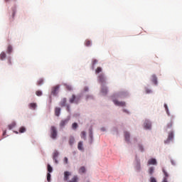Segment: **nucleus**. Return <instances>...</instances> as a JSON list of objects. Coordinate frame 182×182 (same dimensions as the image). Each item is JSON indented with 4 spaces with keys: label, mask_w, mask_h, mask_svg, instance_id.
<instances>
[{
    "label": "nucleus",
    "mask_w": 182,
    "mask_h": 182,
    "mask_svg": "<svg viewBox=\"0 0 182 182\" xmlns=\"http://www.w3.org/2000/svg\"><path fill=\"white\" fill-rule=\"evenodd\" d=\"M58 156H59V152H58V151H54L53 159L55 161V163H58V160L56 159H58Z\"/></svg>",
    "instance_id": "nucleus-13"
},
{
    "label": "nucleus",
    "mask_w": 182,
    "mask_h": 182,
    "mask_svg": "<svg viewBox=\"0 0 182 182\" xmlns=\"http://www.w3.org/2000/svg\"><path fill=\"white\" fill-rule=\"evenodd\" d=\"M162 171H163V173H164V174L165 176L164 177V179H163L162 182H168L167 181V178H168V173H167V171H166V169H164V168H162Z\"/></svg>",
    "instance_id": "nucleus-9"
},
{
    "label": "nucleus",
    "mask_w": 182,
    "mask_h": 182,
    "mask_svg": "<svg viewBox=\"0 0 182 182\" xmlns=\"http://www.w3.org/2000/svg\"><path fill=\"white\" fill-rule=\"evenodd\" d=\"M72 173L69 171L64 172V181L68 182H77L79 181V178L77 176H74L71 180L69 181V176H71Z\"/></svg>",
    "instance_id": "nucleus-1"
},
{
    "label": "nucleus",
    "mask_w": 182,
    "mask_h": 182,
    "mask_svg": "<svg viewBox=\"0 0 182 182\" xmlns=\"http://www.w3.org/2000/svg\"><path fill=\"white\" fill-rule=\"evenodd\" d=\"M12 50H13L12 46H9L7 48V53L9 54L12 53Z\"/></svg>",
    "instance_id": "nucleus-28"
},
{
    "label": "nucleus",
    "mask_w": 182,
    "mask_h": 182,
    "mask_svg": "<svg viewBox=\"0 0 182 182\" xmlns=\"http://www.w3.org/2000/svg\"><path fill=\"white\" fill-rule=\"evenodd\" d=\"M77 149H78V150H83V142L82 141H80L78 143Z\"/></svg>",
    "instance_id": "nucleus-22"
},
{
    "label": "nucleus",
    "mask_w": 182,
    "mask_h": 182,
    "mask_svg": "<svg viewBox=\"0 0 182 182\" xmlns=\"http://www.w3.org/2000/svg\"><path fill=\"white\" fill-rule=\"evenodd\" d=\"M84 90H85V92H87V90H89V88H87V87H85L84 88Z\"/></svg>",
    "instance_id": "nucleus-46"
},
{
    "label": "nucleus",
    "mask_w": 182,
    "mask_h": 182,
    "mask_svg": "<svg viewBox=\"0 0 182 182\" xmlns=\"http://www.w3.org/2000/svg\"><path fill=\"white\" fill-rule=\"evenodd\" d=\"M171 164H173V165L175 164H174V162H173V161H171Z\"/></svg>",
    "instance_id": "nucleus-51"
},
{
    "label": "nucleus",
    "mask_w": 182,
    "mask_h": 182,
    "mask_svg": "<svg viewBox=\"0 0 182 182\" xmlns=\"http://www.w3.org/2000/svg\"><path fill=\"white\" fill-rule=\"evenodd\" d=\"M15 126H16V122H12L11 124H10L9 125V130H12V129H14V127H15Z\"/></svg>",
    "instance_id": "nucleus-23"
},
{
    "label": "nucleus",
    "mask_w": 182,
    "mask_h": 182,
    "mask_svg": "<svg viewBox=\"0 0 182 182\" xmlns=\"http://www.w3.org/2000/svg\"><path fill=\"white\" fill-rule=\"evenodd\" d=\"M47 181L50 182V174L49 173H47Z\"/></svg>",
    "instance_id": "nucleus-38"
},
{
    "label": "nucleus",
    "mask_w": 182,
    "mask_h": 182,
    "mask_svg": "<svg viewBox=\"0 0 182 182\" xmlns=\"http://www.w3.org/2000/svg\"><path fill=\"white\" fill-rule=\"evenodd\" d=\"M67 110L69 112V105L67 106Z\"/></svg>",
    "instance_id": "nucleus-47"
},
{
    "label": "nucleus",
    "mask_w": 182,
    "mask_h": 182,
    "mask_svg": "<svg viewBox=\"0 0 182 182\" xmlns=\"http://www.w3.org/2000/svg\"><path fill=\"white\" fill-rule=\"evenodd\" d=\"M59 87H60L59 85H56L53 87L51 91L52 95H53L54 96H56V95H58V92H59Z\"/></svg>",
    "instance_id": "nucleus-5"
},
{
    "label": "nucleus",
    "mask_w": 182,
    "mask_h": 182,
    "mask_svg": "<svg viewBox=\"0 0 182 182\" xmlns=\"http://www.w3.org/2000/svg\"><path fill=\"white\" fill-rule=\"evenodd\" d=\"M90 97H92V96H90Z\"/></svg>",
    "instance_id": "nucleus-53"
},
{
    "label": "nucleus",
    "mask_w": 182,
    "mask_h": 182,
    "mask_svg": "<svg viewBox=\"0 0 182 182\" xmlns=\"http://www.w3.org/2000/svg\"><path fill=\"white\" fill-rule=\"evenodd\" d=\"M8 1H9V0H6V2H8ZM14 1H16V0H14Z\"/></svg>",
    "instance_id": "nucleus-52"
},
{
    "label": "nucleus",
    "mask_w": 182,
    "mask_h": 182,
    "mask_svg": "<svg viewBox=\"0 0 182 182\" xmlns=\"http://www.w3.org/2000/svg\"><path fill=\"white\" fill-rule=\"evenodd\" d=\"M67 90H72V86L71 85H66Z\"/></svg>",
    "instance_id": "nucleus-40"
},
{
    "label": "nucleus",
    "mask_w": 182,
    "mask_h": 182,
    "mask_svg": "<svg viewBox=\"0 0 182 182\" xmlns=\"http://www.w3.org/2000/svg\"><path fill=\"white\" fill-rule=\"evenodd\" d=\"M126 95V92H121L118 95H116L117 97H122V96H124Z\"/></svg>",
    "instance_id": "nucleus-32"
},
{
    "label": "nucleus",
    "mask_w": 182,
    "mask_h": 182,
    "mask_svg": "<svg viewBox=\"0 0 182 182\" xmlns=\"http://www.w3.org/2000/svg\"><path fill=\"white\" fill-rule=\"evenodd\" d=\"M80 100V96L75 97V95H72V97L70 98V103H79Z\"/></svg>",
    "instance_id": "nucleus-3"
},
{
    "label": "nucleus",
    "mask_w": 182,
    "mask_h": 182,
    "mask_svg": "<svg viewBox=\"0 0 182 182\" xmlns=\"http://www.w3.org/2000/svg\"><path fill=\"white\" fill-rule=\"evenodd\" d=\"M48 173H52V171H53V168L49 164H48Z\"/></svg>",
    "instance_id": "nucleus-34"
},
{
    "label": "nucleus",
    "mask_w": 182,
    "mask_h": 182,
    "mask_svg": "<svg viewBox=\"0 0 182 182\" xmlns=\"http://www.w3.org/2000/svg\"><path fill=\"white\" fill-rule=\"evenodd\" d=\"M156 166L157 165V161L156 160V159H149L148 163H147V166Z\"/></svg>",
    "instance_id": "nucleus-7"
},
{
    "label": "nucleus",
    "mask_w": 182,
    "mask_h": 182,
    "mask_svg": "<svg viewBox=\"0 0 182 182\" xmlns=\"http://www.w3.org/2000/svg\"><path fill=\"white\" fill-rule=\"evenodd\" d=\"M9 65H12V61L11 60V57L8 58Z\"/></svg>",
    "instance_id": "nucleus-42"
},
{
    "label": "nucleus",
    "mask_w": 182,
    "mask_h": 182,
    "mask_svg": "<svg viewBox=\"0 0 182 182\" xmlns=\"http://www.w3.org/2000/svg\"><path fill=\"white\" fill-rule=\"evenodd\" d=\"M164 106H165V108H166V110H167V105H165Z\"/></svg>",
    "instance_id": "nucleus-50"
},
{
    "label": "nucleus",
    "mask_w": 182,
    "mask_h": 182,
    "mask_svg": "<svg viewBox=\"0 0 182 182\" xmlns=\"http://www.w3.org/2000/svg\"><path fill=\"white\" fill-rule=\"evenodd\" d=\"M144 127V129H151V123L149 121H145Z\"/></svg>",
    "instance_id": "nucleus-10"
},
{
    "label": "nucleus",
    "mask_w": 182,
    "mask_h": 182,
    "mask_svg": "<svg viewBox=\"0 0 182 182\" xmlns=\"http://www.w3.org/2000/svg\"><path fill=\"white\" fill-rule=\"evenodd\" d=\"M36 96H42V95H43L42 91H41V90L36 91Z\"/></svg>",
    "instance_id": "nucleus-36"
},
{
    "label": "nucleus",
    "mask_w": 182,
    "mask_h": 182,
    "mask_svg": "<svg viewBox=\"0 0 182 182\" xmlns=\"http://www.w3.org/2000/svg\"><path fill=\"white\" fill-rule=\"evenodd\" d=\"M77 127H79V126L77 125V123L74 122V123L72 124V129H73V130H76Z\"/></svg>",
    "instance_id": "nucleus-30"
},
{
    "label": "nucleus",
    "mask_w": 182,
    "mask_h": 182,
    "mask_svg": "<svg viewBox=\"0 0 182 182\" xmlns=\"http://www.w3.org/2000/svg\"><path fill=\"white\" fill-rule=\"evenodd\" d=\"M151 80L153 82V83L157 85V77L155 75H151Z\"/></svg>",
    "instance_id": "nucleus-15"
},
{
    "label": "nucleus",
    "mask_w": 182,
    "mask_h": 182,
    "mask_svg": "<svg viewBox=\"0 0 182 182\" xmlns=\"http://www.w3.org/2000/svg\"><path fill=\"white\" fill-rule=\"evenodd\" d=\"M139 150L141 151H144V148H143V146L141 145H139Z\"/></svg>",
    "instance_id": "nucleus-41"
},
{
    "label": "nucleus",
    "mask_w": 182,
    "mask_h": 182,
    "mask_svg": "<svg viewBox=\"0 0 182 182\" xmlns=\"http://www.w3.org/2000/svg\"><path fill=\"white\" fill-rule=\"evenodd\" d=\"M146 93H151V90L146 89Z\"/></svg>",
    "instance_id": "nucleus-45"
},
{
    "label": "nucleus",
    "mask_w": 182,
    "mask_h": 182,
    "mask_svg": "<svg viewBox=\"0 0 182 182\" xmlns=\"http://www.w3.org/2000/svg\"><path fill=\"white\" fill-rule=\"evenodd\" d=\"M74 143H75V138L73 136L70 137V139H69L70 146H73Z\"/></svg>",
    "instance_id": "nucleus-19"
},
{
    "label": "nucleus",
    "mask_w": 182,
    "mask_h": 182,
    "mask_svg": "<svg viewBox=\"0 0 182 182\" xmlns=\"http://www.w3.org/2000/svg\"><path fill=\"white\" fill-rule=\"evenodd\" d=\"M173 137H174V133L173 132V131H171L168 133V141L173 140Z\"/></svg>",
    "instance_id": "nucleus-14"
},
{
    "label": "nucleus",
    "mask_w": 182,
    "mask_h": 182,
    "mask_svg": "<svg viewBox=\"0 0 182 182\" xmlns=\"http://www.w3.org/2000/svg\"><path fill=\"white\" fill-rule=\"evenodd\" d=\"M15 16V12L13 13V18Z\"/></svg>",
    "instance_id": "nucleus-49"
},
{
    "label": "nucleus",
    "mask_w": 182,
    "mask_h": 182,
    "mask_svg": "<svg viewBox=\"0 0 182 182\" xmlns=\"http://www.w3.org/2000/svg\"><path fill=\"white\" fill-rule=\"evenodd\" d=\"M150 182H157V180H156V178L154 177H151Z\"/></svg>",
    "instance_id": "nucleus-39"
},
{
    "label": "nucleus",
    "mask_w": 182,
    "mask_h": 182,
    "mask_svg": "<svg viewBox=\"0 0 182 182\" xmlns=\"http://www.w3.org/2000/svg\"><path fill=\"white\" fill-rule=\"evenodd\" d=\"M85 46H90L92 45V41L90 40H86L85 41Z\"/></svg>",
    "instance_id": "nucleus-29"
},
{
    "label": "nucleus",
    "mask_w": 182,
    "mask_h": 182,
    "mask_svg": "<svg viewBox=\"0 0 182 182\" xmlns=\"http://www.w3.org/2000/svg\"><path fill=\"white\" fill-rule=\"evenodd\" d=\"M171 127H173V118H171V122L167 124L166 130L168 129H171Z\"/></svg>",
    "instance_id": "nucleus-17"
},
{
    "label": "nucleus",
    "mask_w": 182,
    "mask_h": 182,
    "mask_svg": "<svg viewBox=\"0 0 182 182\" xmlns=\"http://www.w3.org/2000/svg\"><path fill=\"white\" fill-rule=\"evenodd\" d=\"M68 159L67 157H65L64 158V162L65 163V164H68Z\"/></svg>",
    "instance_id": "nucleus-44"
},
{
    "label": "nucleus",
    "mask_w": 182,
    "mask_h": 182,
    "mask_svg": "<svg viewBox=\"0 0 182 182\" xmlns=\"http://www.w3.org/2000/svg\"><path fill=\"white\" fill-rule=\"evenodd\" d=\"M135 170L136 171H140L141 170V164H140V161H136V165L135 166Z\"/></svg>",
    "instance_id": "nucleus-11"
},
{
    "label": "nucleus",
    "mask_w": 182,
    "mask_h": 182,
    "mask_svg": "<svg viewBox=\"0 0 182 182\" xmlns=\"http://www.w3.org/2000/svg\"><path fill=\"white\" fill-rule=\"evenodd\" d=\"M149 174H150V176H153V173H154V167L153 166H151L149 168Z\"/></svg>",
    "instance_id": "nucleus-20"
},
{
    "label": "nucleus",
    "mask_w": 182,
    "mask_h": 182,
    "mask_svg": "<svg viewBox=\"0 0 182 182\" xmlns=\"http://www.w3.org/2000/svg\"><path fill=\"white\" fill-rule=\"evenodd\" d=\"M81 139H83V140H86V132L82 131L81 132Z\"/></svg>",
    "instance_id": "nucleus-27"
},
{
    "label": "nucleus",
    "mask_w": 182,
    "mask_h": 182,
    "mask_svg": "<svg viewBox=\"0 0 182 182\" xmlns=\"http://www.w3.org/2000/svg\"><path fill=\"white\" fill-rule=\"evenodd\" d=\"M50 137L53 140H55V139L58 137V131L56 130V127H55L54 126H52L50 127Z\"/></svg>",
    "instance_id": "nucleus-2"
},
{
    "label": "nucleus",
    "mask_w": 182,
    "mask_h": 182,
    "mask_svg": "<svg viewBox=\"0 0 182 182\" xmlns=\"http://www.w3.org/2000/svg\"><path fill=\"white\" fill-rule=\"evenodd\" d=\"M43 83V78L39 79L37 82L38 86H42Z\"/></svg>",
    "instance_id": "nucleus-31"
},
{
    "label": "nucleus",
    "mask_w": 182,
    "mask_h": 182,
    "mask_svg": "<svg viewBox=\"0 0 182 182\" xmlns=\"http://www.w3.org/2000/svg\"><path fill=\"white\" fill-rule=\"evenodd\" d=\"M85 172H86V168H85V166H82L81 168H80L79 169L80 174H82V173H85Z\"/></svg>",
    "instance_id": "nucleus-24"
},
{
    "label": "nucleus",
    "mask_w": 182,
    "mask_h": 182,
    "mask_svg": "<svg viewBox=\"0 0 182 182\" xmlns=\"http://www.w3.org/2000/svg\"><path fill=\"white\" fill-rule=\"evenodd\" d=\"M101 92L104 95H107V87H102V90H101Z\"/></svg>",
    "instance_id": "nucleus-25"
},
{
    "label": "nucleus",
    "mask_w": 182,
    "mask_h": 182,
    "mask_svg": "<svg viewBox=\"0 0 182 182\" xmlns=\"http://www.w3.org/2000/svg\"><path fill=\"white\" fill-rule=\"evenodd\" d=\"M102 68L98 67L97 68V69L95 70V73H100V72H102Z\"/></svg>",
    "instance_id": "nucleus-35"
},
{
    "label": "nucleus",
    "mask_w": 182,
    "mask_h": 182,
    "mask_svg": "<svg viewBox=\"0 0 182 182\" xmlns=\"http://www.w3.org/2000/svg\"><path fill=\"white\" fill-rule=\"evenodd\" d=\"M6 58V53H5V52H1V53L0 54L1 60H4Z\"/></svg>",
    "instance_id": "nucleus-18"
},
{
    "label": "nucleus",
    "mask_w": 182,
    "mask_h": 182,
    "mask_svg": "<svg viewBox=\"0 0 182 182\" xmlns=\"http://www.w3.org/2000/svg\"><path fill=\"white\" fill-rule=\"evenodd\" d=\"M4 136H5V134H6V132L5 131L4 133H3Z\"/></svg>",
    "instance_id": "nucleus-48"
},
{
    "label": "nucleus",
    "mask_w": 182,
    "mask_h": 182,
    "mask_svg": "<svg viewBox=\"0 0 182 182\" xmlns=\"http://www.w3.org/2000/svg\"><path fill=\"white\" fill-rule=\"evenodd\" d=\"M60 106L62 107L66 106V98H63L60 102Z\"/></svg>",
    "instance_id": "nucleus-21"
},
{
    "label": "nucleus",
    "mask_w": 182,
    "mask_h": 182,
    "mask_svg": "<svg viewBox=\"0 0 182 182\" xmlns=\"http://www.w3.org/2000/svg\"><path fill=\"white\" fill-rule=\"evenodd\" d=\"M124 138L126 141H130V133L125 132H124Z\"/></svg>",
    "instance_id": "nucleus-12"
},
{
    "label": "nucleus",
    "mask_w": 182,
    "mask_h": 182,
    "mask_svg": "<svg viewBox=\"0 0 182 182\" xmlns=\"http://www.w3.org/2000/svg\"><path fill=\"white\" fill-rule=\"evenodd\" d=\"M55 116H57L58 117H59V116L60 115V108L56 107V108L55 109Z\"/></svg>",
    "instance_id": "nucleus-16"
},
{
    "label": "nucleus",
    "mask_w": 182,
    "mask_h": 182,
    "mask_svg": "<svg viewBox=\"0 0 182 182\" xmlns=\"http://www.w3.org/2000/svg\"><path fill=\"white\" fill-rule=\"evenodd\" d=\"M113 102L116 106H121V107L126 106V102H119L116 100H113Z\"/></svg>",
    "instance_id": "nucleus-8"
},
{
    "label": "nucleus",
    "mask_w": 182,
    "mask_h": 182,
    "mask_svg": "<svg viewBox=\"0 0 182 182\" xmlns=\"http://www.w3.org/2000/svg\"><path fill=\"white\" fill-rule=\"evenodd\" d=\"M25 132H26V128H25L24 127H20V129H19L20 133H25Z\"/></svg>",
    "instance_id": "nucleus-33"
},
{
    "label": "nucleus",
    "mask_w": 182,
    "mask_h": 182,
    "mask_svg": "<svg viewBox=\"0 0 182 182\" xmlns=\"http://www.w3.org/2000/svg\"><path fill=\"white\" fill-rule=\"evenodd\" d=\"M98 82L100 83H106V77L105 76V74H100L98 75Z\"/></svg>",
    "instance_id": "nucleus-4"
},
{
    "label": "nucleus",
    "mask_w": 182,
    "mask_h": 182,
    "mask_svg": "<svg viewBox=\"0 0 182 182\" xmlns=\"http://www.w3.org/2000/svg\"><path fill=\"white\" fill-rule=\"evenodd\" d=\"M90 137L91 140H93V132H92V129H90Z\"/></svg>",
    "instance_id": "nucleus-37"
},
{
    "label": "nucleus",
    "mask_w": 182,
    "mask_h": 182,
    "mask_svg": "<svg viewBox=\"0 0 182 182\" xmlns=\"http://www.w3.org/2000/svg\"><path fill=\"white\" fill-rule=\"evenodd\" d=\"M29 107L33 109V110H35V109H36V103H30Z\"/></svg>",
    "instance_id": "nucleus-26"
},
{
    "label": "nucleus",
    "mask_w": 182,
    "mask_h": 182,
    "mask_svg": "<svg viewBox=\"0 0 182 182\" xmlns=\"http://www.w3.org/2000/svg\"><path fill=\"white\" fill-rule=\"evenodd\" d=\"M96 63H97V60H93V61H92L93 66H95V65H96Z\"/></svg>",
    "instance_id": "nucleus-43"
},
{
    "label": "nucleus",
    "mask_w": 182,
    "mask_h": 182,
    "mask_svg": "<svg viewBox=\"0 0 182 182\" xmlns=\"http://www.w3.org/2000/svg\"><path fill=\"white\" fill-rule=\"evenodd\" d=\"M69 120H70V118H67L65 119L61 120L60 123V127H65L68 123H69Z\"/></svg>",
    "instance_id": "nucleus-6"
}]
</instances>
